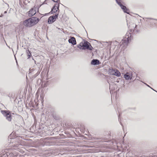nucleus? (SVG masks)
Masks as SVG:
<instances>
[{"instance_id":"1","label":"nucleus","mask_w":157,"mask_h":157,"mask_svg":"<svg viewBox=\"0 0 157 157\" xmlns=\"http://www.w3.org/2000/svg\"><path fill=\"white\" fill-rule=\"evenodd\" d=\"M39 21L38 18L34 17L24 21L22 22V24L25 26L30 27L35 25Z\"/></svg>"},{"instance_id":"2","label":"nucleus","mask_w":157,"mask_h":157,"mask_svg":"<svg viewBox=\"0 0 157 157\" xmlns=\"http://www.w3.org/2000/svg\"><path fill=\"white\" fill-rule=\"evenodd\" d=\"M77 46L80 49H88L90 50H92V48L90 44L87 41H82Z\"/></svg>"},{"instance_id":"3","label":"nucleus","mask_w":157,"mask_h":157,"mask_svg":"<svg viewBox=\"0 0 157 157\" xmlns=\"http://www.w3.org/2000/svg\"><path fill=\"white\" fill-rule=\"evenodd\" d=\"M58 14L50 16L48 19V22L49 24H51L54 22L58 17Z\"/></svg>"},{"instance_id":"4","label":"nucleus","mask_w":157,"mask_h":157,"mask_svg":"<svg viewBox=\"0 0 157 157\" xmlns=\"http://www.w3.org/2000/svg\"><path fill=\"white\" fill-rule=\"evenodd\" d=\"M38 10V9L36 7H34L33 8L31 9L29 12V15L31 17L35 14L36 12Z\"/></svg>"},{"instance_id":"5","label":"nucleus","mask_w":157,"mask_h":157,"mask_svg":"<svg viewBox=\"0 0 157 157\" xmlns=\"http://www.w3.org/2000/svg\"><path fill=\"white\" fill-rule=\"evenodd\" d=\"M2 113L5 115L6 119L9 121L11 120V114L9 111H2Z\"/></svg>"},{"instance_id":"6","label":"nucleus","mask_w":157,"mask_h":157,"mask_svg":"<svg viewBox=\"0 0 157 157\" xmlns=\"http://www.w3.org/2000/svg\"><path fill=\"white\" fill-rule=\"evenodd\" d=\"M132 72H127L124 75V77L126 80L131 79L132 78Z\"/></svg>"},{"instance_id":"7","label":"nucleus","mask_w":157,"mask_h":157,"mask_svg":"<svg viewBox=\"0 0 157 157\" xmlns=\"http://www.w3.org/2000/svg\"><path fill=\"white\" fill-rule=\"evenodd\" d=\"M116 1L118 4L121 6V8L123 10L124 12L129 14V12H128V10L127 9L126 7L122 5L120 2H118V0H116Z\"/></svg>"},{"instance_id":"8","label":"nucleus","mask_w":157,"mask_h":157,"mask_svg":"<svg viewBox=\"0 0 157 157\" xmlns=\"http://www.w3.org/2000/svg\"><path fill=\"white\" fill-rule=\"evenodd\" d=\"M68 42L73 45H75L76 44L75 39L74 37H71L70 39H69Z\"/></svg>"},{"instance_id":"9","label":"nucleus","mask_w":157,"mask_h":157,"mask_svg":"<svg viewBox=\"0 0 157 157\" xmlns=\"http://www.w3.org/2000/svg\"><path fill=\"white\" fill-rule=\"evenodd\" d=\"M59 6V4H56L52 9V13H53L57 12L58 10Z\"/></svg>"},{"instance_id":"10","label":"nucleus","mask_w":157,"mask_h":157,"mask_svg":"<svg viewBox=\"0 0 157 157\" xmlns=\"http://www.w3.org/2000/svg\"><path fill=\"white\" fill-rule=\"evenodd\" d=\"M91 64L93 65H98L99 63V61L98 60H93L91 62Z\"/></svg>"},{"instance_id":"11","label":"nucleus","mask_w":157,"mask_h":157,"mask_svg":"<svg viewBox=\"0 0 157 157\" xmlns=\"http://www.w3.org/2000/svg\"><path fill=\"white\" fill-rule=\"evenodd\" d=\"M114 75L117 77H119L121 76V74L117 70H115L114 72Z\"/></svg>"},{"instance_id":"12","label":"nucleus","mask_w":157,"mask_h":157,"mask_svg":"<svg viewBox=\"0 0 157 157\" xmlns=\"http://www.w3.org/2000/svg\"><path fill=\"white\" fill-rule=\"evenodd\" d=\"M115 70L112 69H109V72L111 75H114Z\"/></svg>"},{"instance_id":"13","label":"nucleus","mask_w":157,"mask_h":157,"mask_svg":"<svg viewBox=\"0 0 157 157\" xmlns=\"http://www.w3.org/2000/svg\"><path fill=\"white\" fill-rule=\"evenodd\" d=\"M29 54H28V58H29L30 57V56H31V53H30V52L29 51Z\"/></svg>"},{"instance_id":"14","label":"nucleus","mask_w":157,"mask_h":157,"mask_svg":"<svg viewBox=\"0 0 157 157\" xmlns=\"http://www.w3.org/2000/svg\"><path fill=\"white\" fill-rule=\"evenodd\" d=\"M54 2H57L58 0H52Z\"/></svg>"},{"instance_id":"15","label":"nucleus","mask_w":157,"mask_h":157,"mask_svg":"<svg viewBox=\"0 0 157 157\" xmlns=\"http://www.w3.org/2000/svg\"><path fill=\"white\" fill-rule=\"evenodd\" d=\"M126 38H127V41H128L129 40V36L128 37H127Z\"/></svg>"},{"instance_id":"16","label":"nucleus","mask_w":157,"mask_h":157,"mask_svg":"<svg viewBox=\"0 0 157 157\" xmlns=\"http://www.w3.org/2000/svg\"><path fill=\"white\" fill-rule=\"evenodd\" d=\"M45 2H46V0L43 3H42V4H46V3H45Z\"/></svg>"},{"instance_id":"17","label":"nucleus","mask_w":157,"mask_h":157,"mask_svg":"<svg viewBox=\"0 0 157 157\" xmlns=\"http://www.w3.org/2000/svg\"><path fill=\"white\" fill-rule=\"evenodd\" d=\"M130 34V36H131V35H130V34Z\"/></svg>"}]
</instances>
